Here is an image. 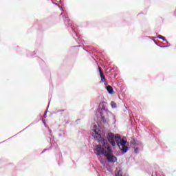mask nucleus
<instances>
[{"label":"nucleus","mask_w":176,"mask_h":176,"mask_svg":"<svg viewBox=\"0 0 176 176\" xmlns=\"http://www.w3.org/2000/svg\"><path fill=\"white\" fill-rule=\"evenodd\" d=\"M157 38L159 39H162V41H164V42H167V39H166V38L162 35H158Z\"/></svg>","instance_id":"8"},{"label":"nucleus","mask_w":176,"mask_h":176,"mask_svg":"<svg viewBox=\"0 0 176 176\" xmlns=\"http://www.w3.org/2000/svg\"><path fill=\"white\" fill-rule=\"evenodd\" d=\"M107 90L109 94H113V88H112L111 85L107 87Z\"/></svg>","instance_id":"5"},{"label":"nucleus","mask_w":176,"mask_h":176,"mask_svg":"<svg viewBox=\"0 0 176 176\" xmlns=\"http://www.w3.org/2000/svg\"><path fill=\"white\" fill-rule=\"evenodd\" d=\"M94 131L96 135V140L98 141V142L102 144L103 148L107 149V152H105L104 153V156L107 157V161L109 163H115L118 162V158L112 153V148L108 146V140L102 138L101 135L98 134L96 129H94Z\"/></svg>","instance_id":"2"},{"label":"nucleus","mask_w":176,"mask_h":176,"mask_svg":"<svg viewBox=\"0 0 176 176\" xmlns=\"http://www.w3.org/2000/svg\"><path fill=\"white\" fill-rule=\"evenodd\" d=\"M59 18L60 19H63V20H64V14H63V13H61L60 14V16H59Z\"/></svg>","instance_id":"10"},{"label":"nucleus","mask_w":176,"mask_h":176,"mask_svg":"<svg viewBox=\"0 0 176 176\" xmlns=\"http://www.w3.org/2000/svg\"><path fill=\"white\" fill-rule=\"evenodd\" d=\"M105 105H107V102H102L99 104V108H100V109H105Z\"/></svg>","instance_id":"6"},{"label":"nucleus","mask_w":176,"mask_h":176,"mask_svg":"<svg viewBox=\"0 0 176 176\" xmlns=\"http://www.w3.org/2000/svg\"><path fill=\"white\" fill-rule=\"evenodd\" d=\"M107 137L109 142L112 146H116L117 144L119 149H120L122 152H124V153H126V152L129 151V147L126 145V144H127L126 138L122 139V137H120L119 134H116L115 135L112 133H108Z\"/></svg>","instance_id":"1"},{"label":"nucleus","mask_w":176,"mask_h":176,"mask_svg":"<svg viewBox=\"0 0 176 176\" xmlns=\"http://www.w3.org/2000/svg\"><path fill=\"white\" fill-rule=\"evenodd\" d=\"M44 118H46V113H45V114H44Z\"/></svg>","instance_id":"12"},{"label":"nucleus","mask_w":176,"mask_h":176,"mask_svg":"<svg viewBox=\"0 0 176 176\" xmlns=\"http://www.w3.org/2000/svg\"><path fill=\"white\" fill-rule=\"evenodd\" d=\"M98 69H99V74H100V76L101 78L102 82H106L107 78H105V76L104 75V72H102V69H101V67H99Z\"/></svg>","instance_id":"4"},{"label":"nucleus","mask_w":176,"mask_h":176,"mask_svg":"<svg viewBox=\"0 0 176 176\" xmlns=\"http://www.w3.org/2000/svg\"><path fill=\"white\" fill-rule=\"evenodd\" d=\"M103 120H104V117H102V118Z\"/></svg>","instance_id":"13"},{"label":"nucleus","mask_w":176,"mask_h":176,"mask_svg":"<svg viewBox=\"0 0 176 176\" xmlns=\"http://www.w3.org/2000/svg\"><path fill=\"white\" fill-rule=\"evenodd\" d=\"M166 42H167V45H168V46H170V44L168 43V41H167V40H166Z\"/></svg>","instance_id":"11"},{"label":"nucleus","mask_w":176,"mask_h":176,"mask_svg":"<svg viewBox=\"0 0 176 176\" xmlns=\"http://www.w3.org/2000/svg\"><path fill=\"white\" fill-rule=\"evenodd\" d=\"M115 176H123V171H122V170H116Z\"/></svg>","instance_id":"7"},{"label":"nucleus","mask_w":176,"mask_h":176,"mask_svg":"<svg viewBox=\"0 0 176 176\" xmlns=\"http://www.w3.org/2000/svg\"><path fill=\"white\" fill-rule=\"evenodd\" d=\"M105 152H108V151H107L104 148H102L101 146V144L96 146V148L95 149L96 155H104L105 156Z\"/></svg>","instance_id":"3"},{"label":"nucleus","mask_w":176,"mask_h":176,"mask_svg":"<svg viewBox=\"0 0 176 176\" xmlns=\"http://www.w3.org/2000/svg\"><path fill=\"white\" fill-rule=\"evenodd\" d=\"M111 105L112 108H116V102L111 101Z\"/></svg>","instance_id":"9"}]
</instances>
